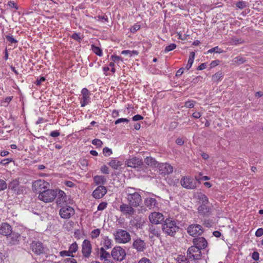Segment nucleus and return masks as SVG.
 Listing matches in <instances>:
<instances>
[{"mask_svg":"<svg viewBox=\"0 0 263 263\" xmlns=\"http://www.w3.org/2000/svg\"><path fill=\"white\" fill-rule=\"evenodd\" d=\"M125 198L128 203L134 207H138L142 203L140 194L136 188L128 187L125 189Z\"/></svg>","mask_w":263,"mask_h":263,"instance_id":"f257e3e1","label":"nucleus"},{"mask_svg":"<svg viewBox=\"0 0 263 263\" xmlns=\"http://www.w3.org/2000/svg\"><path fill=\"white\" fill-rule=\"evenodd\" d=\"M57 196V192L53 190H46L40 193L39 195V199L44 202H50L53 201Z\"/></svg>","mask_w":263,"mask_h":263,"instance_id":"f03ea898","label":"nucleus"},{"mask_svg":"<svg viewBox=\"0 0 263 263\" xmlns=\"http://www.w3.org/2000/svg\"><path fill=\"white\" fill-rule=\"evenodd\" d=\"M49 183L44 180H35L32 183V190L34 192L39 194L46 190L49 186Z\"/></svg>","mask_w":263,"mask_h":263,"instance_id":"7ed1b4c3","label":"nucleus"},{"mask_svg":"<svg viewBox=\"0 0 263 263\" xmlns=\"http://www.w3.org/2000/svg\"><path fill=\"white\" fill-rule=\"evenodd\" d=\"M111 256L115 260L121 261L124 259L126 253L121 247H116L113 248L111 251Z\"/></svg>","mask_w":263,"mask_h":263,"instance_id":"20e7f679","label":"nucleus"},{"mask_svg":"<svg viewBox=\"0 0 263 263\" xmlns=\"http://www.w3.org/2000/svg\"><path fill=\"white\" fill-rule=\"evenodd\" d=\"M200 250V248L195 246L190 247L187 250V257L191 259H199L201 256Z\"/></svg>","mask_w":263,"mask_h":263,"instance_id":"39448f33","label":"nucleus"},{"mask_svg":"<svg viewBox=\"0 0 263 263\" xmlns=\"http://www.w3.org/2000/svg\"><path fill=\"white\" fill-rule=\"evenodd\" d=\"M115 237L116 241L118 243H125L130 240V236L127 231H117Z\"/></svg>","mask_w":263,"mask_h":263,"instance_id":"423d86ee","label":"nucleus"},{"mask_svg":"<svg viewBox=\"0 0 263 263\" xmlns=\"http://www.w3.org/2000/svg\"><path fill=\"white\" fill-rule=\"evenodd\" d=\"M90 92L86 88L82 89L80 98L81 107H84L90 102Z\"/></svg>","mask_w":263,"mask_h":263,"instance_id":"0eeeda50","label":"nucleus"},{"mask_svg":"<svg viewBox=\"0 0 263 263\" xmlns=\"http://www.w3.org/2000/svg\"><path fill=\"white\" fill-rule=\"evenodd\" d=\"M1 234L6 236L7 240L12 244H15L20 237V235L15 231H2Z\"/></svg>","mask_w":263,"mask_h":263,"instance_id":"6e6552de","label":"nucleus"},{"mask_svg":"<svg viewBox=\"0 0 263 263\" xmlns=\"http://www.w3.org/2000/svg\"><path fill=\"white\" fill-rule=\"evenodd\" d=\"M30 248L33 252L36 255H40L45 252L46 248L43 244L37 241H33L30 245Z\"/></svg>","mask_w":263,"mask_h":263,"instance_id":"1a4fd4ad","label":"nucleus"},{"mask_svg":"<svg viewBox=\"0 0 263 263\" xmlns=\"http://www.w3.org/2000/svg\"><path fill=\"white\" fill-rule=\"evenodd\" d=\"M59 214L62 218L68 219L74 214V210L71 206L65 205L61 208Z\"/></svg>","mask_w":263,"mask_h":263,"instance_id":"9d476101","label":"nucleus"},{"mask_svg":"<svg viewBox=\"0 0 263 263\" xmlns=\"http://www.w3.org/2000/svg\"><path fill=\"white\" fill-rule=\"evenodd\" d=\"M180 183L183 187L187 189H194L196 186V183L192 178L189 176L182 177L180 180Z\"/></svg>","mask_w":263,"mask_h":263,"instance_id":"9b49d317","label":"nucleus"},{"mask_svg":"<svg viewBox=\"0 0 263 263\" xmlns=\"http://www.w3.org/2000/svg\"><path fill=\"white\" fill-rule=\"evenodd\" d=\"M157 167L159 173L163 175L171 174L173 171L172 166L167 163H158Z\"/></svg>","mask_w":263,"mask_h":263,"instance_id":"f8f14e48","label":"nucleus"},{"mask_svg":"<svg viewBox=\"0 0 263 263\" xmlns=\"http://www.w3.org/2000/svg\"><path fill=\"white\" fill-rule=\"evenodd\" d=\"M133 206L132 205L125 203H122L120 206V211L123 213L124 215L126 216H132L134 214L135 212V210L134 209Z\"/></svg>","mask_w":263,"mask_h":263,"instance_id":"ddd939ff","label":"nucleus"},{"mask_svg":"<svg viewBox=\"0 0 263 263\" xmlns=\"http://www.w3.org/2000/svg\"><path fill=\"white\" fill-rule=\"evenodd\" d=\"M91 250L92 248L90 242L87 239H85L82 246V253L83 255L85 257H89L91 254Z\"/></svg>","mask_w":263,"mask_h":263,"instance_id":"4468645a","label":"nucleus"},{"mask_svg":"<svg viewBox=\"0 0 263 263\" xmlns=\"http://www.w3.org/2000/svg\"><path fill=\"white\" fill-rule=\"evenodd\" d=\"M163 216L162 214L159 212L152 213L149 216V219L151 223L157 224L163 220Z\"/></svg>","mask_w":263,"mask_h":263,"instance_id":"2eb2a0df","label":"nucleus"},{"mask_svg":"<svg viewBox=\"0 0 263 263\" xmlns=\"http://www.w3.org/2000/svg\"><path fill=\"white\" fill-rule=\"evenodd\" d=\"M107 190L104 186H99L92 193V196L96 199L103 197L106 193Z\"/></svg>","mask_w":263,"mask_h":263,"instance_id":"dca6fc26","label":"nucleus"},{"mask_svg":"<svg viewBox=\"0 0 263 263\" xmlns=\"http://www.w3.org/2000/svg\"><path fill=\"white\" fill-rule=\"evenodd\" d=\"M145 205L149 209H154L158 207V202L155 198L147 197L144 199Z\"/></svg>","mask_w":263,"mask_h":263,"instance_id":"f3484780","label":"nucleus"},{"mask_svg":"<svg viewBox=\"0 0 263 263\" xmlns=\"http://www.w3.org/2000/svg\"><path fill=\"white\" fill-rule=\"evenodd\" d=\"M193 242L195 246L200 248V249L205 248L207 246L206 240L202 237L194 238Z\"/></svg>","mask_w":263,"mask_h":263,"instance_id":"a211bd4d","label":"nucleus"},{"mask_svg":"<svg viewBox=\"0 0 263 263\" xmlns=\"http://www.w3.org/2000/svg\"><path fill=\"white\" fill-rule=\"evenodd\" d=\"M177 228L179 229V227L176 225V223L174 220H173L171 218H166L164 221V223L163 224V229H174Z\"/></svg>","mask_w":263,"mask_h":263,"instance_id":"6ab92c4d","label":"nucleus"},{"mask_svg":"<svg viewBox=\"0 0 263 263\" xmlns=\"http://www.w3.org/2000/svg\"><path fill=\"white\" fill-rule=\"evenodd\" d=\"M142 164V162L139 159L136 158V157H133L131 159H129L127 161V165L128 167L136 168Z\"/></svg>","mask_w":263,"mask_h":263,"instance_id":"aec40b11","label":"nucleus"},{"mask_svg":"<svg viewBox=\"0 0 263 263\" xmlns=\"http://www.w3.org/2000/svg\"><path fill=\"white\" fill-rule=\"evenodd\" d=\"M133 246L137 251L141 252L144 250L145 243L141 239H137L134 242Z\"/></svg>","mask_w":263,"mask_h":263,"instance_id":"412c9836","label":"nucleus"},{"mask_svg":"<svg viewBox=\"0 0 263 263\" xmlns=\"http://www.w3.org/2000/svg\"><path fill=\"white\" fill-rule=\"evenodd\" d=\"M98 255L101 260H104V262L108 260L110 257L109 253L106 251L103 248H101L99 250Z\"/></svg>","mask_w":263,"mask_h":263,"instance_id":"4be33fe9","label":"nucleus"},{"mask_svg":"<svg viewBox=\"0 0 263 263\" xmlns=\"http://www.w3.org/2000/svg\"><path fill=\"white\" fill-rule=\"evenodd\" d=\"M122 164V162L117 158H112L108 162V165L114 170H117Z\"/></svg>","mask_w":263,"mask_h":263,"instance_id":"5701e85b","label":"nucleus"},{"mask_svg":"<svg viewBox=\"0 0 263 263\" xmlns=\"http://www.w3.org/2000/svg\"><path fill=\"white\" fill-rule=\"evenodd\" d=\"M93 181L97 185L104 184L106 181V179L104 176L97 175L93 177Z\"/></svg>","mask_w":263,"mask_h":263,"instance_id":"b1692460","label":"nucleus"},{"mask_svg":"<svg viewBox=\"0 0 263 263\" xmlns=\"http://www.w3.org/2000/svg\"><path fill=\"white\" fill-rule=\"evenodd\" d=\"M130 222L131 224L135 227L136 229H143L142 226L144 223V220L142 219H140L138 220L137 219H134V220H132Z\"/></svg>","mask_w":263,"mask_h":263,"instance_id":"393cba45","label":"nucleus"},{"mask_svg":"<svg viewBox=\"0 0 263 263\" xmlns=\"http://www.w3.org/2000/svg\"><path fill=\"white\" fill-rule=\"evenodd\" d=\"M198 210L199 213L203 215H207L210 212V209L206 205V204L200 205Z\"/></svg>","mask_w":263,"mask_h":263,"instance_id":"a878e982","label":"nucleus"},{"mask_svg":"<svg viewBox=\"0 0 263 263\" xmlns=\"http://www.w3.org/2000/svg\"><path fill=\"white\" fill-rule=\"evenodd\" d=\"M197 198L199 199L202 204H207L208 203V197L203 194L201 193H198L197 194Z\"/></svg>","mask_w":263,"mask_h":263,"instance_id":"bb28decb","label":"nucleus"},{"mask_svg":"<svg viewBox=\"0 0 263 263\" xmlns=\"http://www.w3.org/2000/svg\"><path fill=\"white\" fill-rule=\"evenodd\" d=\"M145 162L146 164L149 166L157 167L158 162H157L155 159L152 157H147L145 159Z\"/></svg>","mask_w":263,"mask_h":263,"instance_id":"cd10ccee","label":"nucleus"},{"mask_svg":"<svg viewBox=\"0 0 263 263\" xmlns=\"http://www.w3.org/2000/svg\"><path fill=\"white\" fill-rule=\"evenodd\" d=\"M194 58H195V53L194 52H191L190 54L189 59L188 60L187 63L185 67V68L187 70H189L190 68L192 67L193 63L194 62Z\"/></svg>","mask_w":263,"mask_h":263,"instance_id":"c85d7f7f","label":"nucleus"},{"mask_svg":"<svg viewBox=\"0 0 263 263\" xmlns=\"http://www.w3.org/2000/svg\"><path fill=\"white\" fill-rule=\"evenodd\" d=\"M92 51L97 55L102 57L103 55L102 50L99 47L93 45H91Z\"/></svg>","mask_w":263,"mask_h":263,"instance_id":"c756f323","label":"nucleus"},{"mask_svg":"<svg viewBox=\"0 0 263 263\" xmlns=\"http://www.w3.org/2000/svg\"><path fill=\"white\" fill-rule=\"evenodd\" d=\"M95 19L103 24L108 22V17L106 15H98L95 17Z\"/></svg>","mask_w":263,"mask_h":263,"instance_id":"7c9ffc66","label":"nucleus"},{"mask_svg":"<svg viewBox=\"0 0 263 263\" xmlns=\"http://www.w3.org/2000/svg\"><path fill=\"white\" fill-rule=\"evenodd\" d=\"M224 51L220 48H219L218 46H216L213 48H212L211 49H209L208 51V53H211L212 52H215L217 53H223Z\"/></svg>","mask_w":263,"mask_h":263,"instance_id":"2f4dec72","label":"nucleus"},{"mask_svg":"<svg viewBox=\"0 0 263 263\" xmlns=\"http://www.w3.org/2000/svg\"><path fill=\"white\" fill-rule=\"evenodd\" d=\"M78 249V245L76 242L72 243L69 247L68 251L71 254L77 251Z\"/></svg>","mask_w":263,"mask_h":263,"instance_id":"473e14b6","label":"nucleus"},{"mask_svg":"<svg viewBox=\"0 0 263 263\" xmlns=\"http://www.w3.org/2000/svg\"><path fill=\"white\" fill-rule=\"evenodd\" d=\"M176 261L178 263H186L187 260L185 256L183 255H178L176 259Z\"/></svg>","mask_w":263,"mask_h":263,"instance_id":"72a5a7b5","label":"nucleus"},{"mask_svg":"<svg viewBox=\"0 0 263 263\" xmlns=\"http://www.w3.org/2000/svg\"><path fill=\"white\" fill-rule=\"evenodd\" d=\"M223 77L222 72H218L212 76V80L214 81H217L220 80Z\"/></svg>","mask_w":263,"mask_h":263,"instance_id":"f704fd0d","label":"nucleus"},{"mask_svg":"<svg viewBox=\"0 0 263 263\" xmlns=\"http://www.w3.org/2000/svg\"><path fill=\"white\" fill-rule=\"evenodd\" d=\"M176 48V45L174 43L171 44L165 48L164 52L165 53L171 51Z\"/></svg>","mask_w":263,"mask_h":263,"instance_id":"c9c22d12","label":"nucleus"},{"mask_svg":"<svg viewBox=\"0 0 263 263\" xmlns=\"http://www.w3.org/2000/svg\"><path fill=\"white\" fill-rule=\"evenodd\" d=\"M201 226L199 224H192L189 226V227L187 228V230H193L194 229H195V230H201Z\"/></svg>","mask_w":263,"mask_h":263,"instance_id":"e433bc0d","label":"nucleus"},{"mask_svg":"<svg viewBox=\"0 0 263 263\" xmlns=\"http://www.w3.org/2000/svg\"><path fill=\"white\" fill-rule=\"evenodd\" d=\"M103 153L105 156L107 157L110 156L112 154V150L110 148L106 147L103 148Z\"/></svg>","mask_w":263,"mask_h":263,"instance_id":"4c0bfd02","label":"nucleus"},{"mask_svg":"<svg viewBox=\"0 0 263 263\" xmlns=\"http://www.w3.org/2000/svg\"><path fill=\"white\" fill-rule=\"evenodd\" d=\"M245 58H243V57H236L234 59V62L237 64H242L243 62H245Z\"/></svg>","mask_w":263,"mask_h":263,"instance_id":"58836bf2","label":"nucleus"},{"mask_svg":"<svg viewBox=\"0 0 263 263\" xmlns=\"http://www.w3.org/2000/svg\"><path fill=\"white\" fill-rule=\"evenodd\" d=\"M11 226L7 223H3L1 225L0 230H10Z\"/></svg>","mask_w":263,"mask_h":263,"instance_id":"ea45409f","label":"nucleus"},{"mask_svg":"<svg viewBox=\"0 0 263 263\" xmlns=\"http://www.w3.org/2000/svg\"><path fill=\"white\" fill-rule=\"evenodd\" d=\"M194 103L195 102L193 100L188 101L185 103L184 106L186 108H192L194 106Z\"/></svg>","mask_w":263,"mask_h":263,"instance_id":"a19ab883","label":"nucleus"},{"mask_svg":"<svg viewBox=\"0 0 263 263\" xmlns=\"http://www.w3.org/2000/svg\"><path fill=\"white\" fill-rule=\"evenodd\" d=\"M107 205V203L106 202H102L100 203L98 206V211H102L104 210Z\"/></svg>","mask_w":263,"mask_h":263,"instance_id":"79ce46f5","label":"nucleus"},{"mask_svg":"<svg viewBox=\"0 0 263 263\" xmlns=\"http://www.w3.org/2000/svg\"><path fill=\"white\" fill-rule=\"evenodd\" d=\"M7 185L6 181L0 179V191H3L7 188Z\"/></svg>","mask_w":263,"mask_h":263,"instance_id":"37998d69","label":"nucleus"},{"mask_svg":"<svg viewBox=\"0 0 263 263\" xmlns=\"http://www.w3.org/2000/svg\"><path fill=\"white\" fill-rule=\"evenodd\" d=\"M241 43V40L238 39L237 38L232 39L230 41V44L234 45H237V44H240Z\"/></svg>","mask_w":263,"mask_h":263,"instance_id":"c03bdc74","label":"nucleus"},{"mask_svg":"<svg viewBox=\"0 0 263 263\" xmlns=\"http://www.w3.org/2000/svg\"><path fill=\"white\" fill-rule=\"evenodd\" d=\"M92 143L98 147H101L103 144L102 141L98 139L93 140Z\"/></svg>","mask_w":263,"mask_h":263,"instance_id":"a18cd8bd","label":"nucleus"},{"mask_svg":"<svg viewBox=\"0 0 263 263\" xmlns=\"http://www.w3.org/2000/svg\"><path fill=\"white\" fill-rule=\"evenodd\" d=\"M7 40L11 44H15L17 43L16 40H15L13 36L7 35L6 36Z\"/></svg>","mask_w":263,"mask_h":263,"instance_id":"49530a36","label":"nucleus"},{"mask_svg":"<svg viewBox=\"0 0 263 263\" xmlns=\"http://www.w3.org/2000/svg\"><path fill=\"white\" fill-rule=\"evenodd\" d=\"M140 28V25L138 24H136L130 28V30L132 32L134 33L138 30Z\"/></svg>","mask_w":263,"mask_h":263,"instance_id":"de8ad7c7","label":"nucleus"},{"mask_svg":"<svg viewBox=\"0 0 263 263\" xmlns=\"http://www.w3.org/2000/svg\"><path fill=\"white\" fill-rule=\"evenodd\" d=\"M100 170H101V172L104 174H109V169H108V167L105 165H102L101 166Z\"/></svg>","mask_w":263,"mask_h":263,"instance_id":"09e8293b","label":"nucleus"},{"mask_svg":"<svg viewBox=\"0 0 263 263\" xmlns=\"http://www.w3.org/2000/svg\"><path fill=\"white\" fill-rule=\"evenodd\" d=\"M60 254L61 256L64 257V256H72L73 257V255H71V253H70L69 251H62L60 252Z\"/></svg>","mask_w":263,"mask_h":263,"instance_id":"8fccbe9b","label":"nucleus"},{"mask_svg":"<svg viewBox=\"0 0 263 263\" xmlns=\"http://www.w3.org/2000/svg\"><path fill=\"white\" fill-rule=\"evenodd\" d=\"M8 5L10 8H13L15 10H17L18 7L14 1H10L8 3Z\"/></svg>","mask_w":263,"mask_h":263,"instance_id":"3c124183","label":"nucleus"},{"mask_svg":"<svg viewBox=\"0 0 263 263\" xmlns=\"http://www.w3.org/2000/svg\"><path fill=\"white\" fill-rule=\"evenodd\" d=\"M71 37L74 40L77 41L78 42H80L81 40V38L80 37V34L77 33H73L71 35Z\"/></svg>","mask_w":263,"mask_h":263,"instance_id":"603ef678","label":"nucleus"},{"mask_svg":"<svg viewBox=\"0 0 263 263\" xmlns=\"http://www.w3.org/2000/svg\"><path fill=\"white\" fill-rule=\"evenodd\" d=\"M62 263H77V261L73 258H68L64 259Z\"/></svg>","mask_w":263,"mask_h":263,"instance_id":"864d4df0","label":"nucleus"},{"mask_svg":"<svg viewBox=\"0 0 263 263\" xmlns=\"http://www.w3.org/2000/svg\"><path fill=\"white\" fill-rule=\"evenodd\" d=\"M129 122V120L126 119V118H120V119H118V120H117L115 122V124H118L119 123H121L122 122H126V123H128Z\"/></svg>","mask_w":263,"mask_h":263,"instance_id":"5fc2aeb1","label":"nucleus"},{"mask_svg":"<svg viewBox=\"0 0 263 263\" xmlns=\"http://www.w3.org/2000/svg\"><path fill=\"white\" fill-rule=\"evenodd\" d=\"M236 6L240 9H243L246 7V5L243 2H238L236 3Z\"/></svg>","mask_w":263,"mask_h":263,"instance_id":"6e6d98bb","label":"nucleus"},{"mask_svg":"<svg viewBox=\"0 0 263 263\" xmlns=\"http://www.w3.org/2000/svg\"><path fill=\"white\" fill-rule=\"evenodd\" d=\"M60 133L58 130H53L50 132V136L52 137H57L60 136Z\"/></svg>","mask_w":263,"mask_h":263,"instance_id":"4d7b16f0","label":"nucleus"},{"mask_svg":"<svg viewBox=\"0 0 263 263\" xmlns=\"http://www.w3.org/2000/svg\"><path fill=\"white\" fill-rule=\"evenodd\" d=\"M143 119V117L140 115H136L133 117V120L134 121H139L142 120Z\"/></svg>","mask_w":263,"mask_h":263,"instance_id":"13d9d810","label":"nucleus"},{"mask_svg":"<svg viewBox=\"0 0 263 263\" xmlns=\"http://www.w3.org/2000/svg\"><path fill=\"white\" fill-rule=\"evenodd\" d=\"M213 224V222L209 221V220H205L204 222V226L207 228H211Z\"/></svg>","mask_w":263,"mask_h":263,"instance_id":"bf43d9fd","label":"nucleus"},{"mask_svg":"<svg viewBox=\"0 0 263 263\" xmlns=\"http://www.w3.org/2000/svg\"><path fill=\"white\" fill-rule=\"evenodd\" d=\"M138 263H152V262L149 259L143 257L139 261Z\"/></svg>","mask_w":263,"mask_h":263,"instance_id":"052dcab7","label":"nucleus"},{"mask_svg":"<svg viewBox=\"0 0 263 263\" xmlns=\"http://www.w3.org/2000/svg\"><path fill=\"white\" fill-rule=\"evenodd\" d=\"M65 185H66L67 186L72 187L74 186L75 184L74 183H73L72 181H65L64 182Z\"/></svg>","mask_w":263,"mask_h":263,"instance_id":"680f3d73","label":"nucleus"},{"mask_svg":"<svg viewBox=\"0 0 263 263\" xmlns=\"http://www.w3.org/2000/svg\"><path fill=\"white\" fill-rule=\"evenodd\" d=\"M100 231H91V236L92 238H97L100 235Z\"/></svg>","mask_w":263,"mask_h":263,"instance_id":"e2e57ef3","label":"nucleus"},{"mask_svg":"<svg viewBox=\"0 0 263 263\" xmlns=\"http://www.w3.org/2000/svg\"><path fill=\"white\" fill-rule=\"evenodd\" d=\"M11 161H12V160L11 159H9V158L5 159L1 161V163L3 165H5L8 164Z\"/></svg>","mask_w":263,"mask_h":263,"instance_id":"0e129e2a","label":"nucleus"},{"mask_svg":"<svg viewBox=\"0 0 263 263\" xmlns=\"http://www.w3.org/2000/svg\"><path fill=\"white\" fill-rule=\"evenodd\" d=\"M111 59L112 60V61H114L115 62H117L121 59V58L119 56L113 55H111Z\"/></svg>","mask_w":263,"mask_h":263,"instance_id":"69168bd1","label":"nucleus"},{"mask_svg":"<svg viewBox=\"0 0 263 263\" xmlns=\"http://www.w3.org/2000/svg\"><path fill=\"white\" fill-rule=\"evenodd\" d=\"M176 143L179 145H182L184 143V140L181 138H178L176 140Z\"/></svg>","mask_w":263,"mask_h":263,"instance_id":"338daca9","label":"nucleus"},{"mask_svg":"<svg viewBox=\"0 0 263 263\" xmlns=\"http://www.w3.org/2000/svg\"><path fill=\"white\" fill-rule=\"evenodd\" d=\"M192 116L194 118L196 119H198L201 117V114H200V112L196 111L194 112Z\"/></svg>","mask_w":263,"mask_h":263,"instance_id":"774afa93","label":"nucleus"}]
</instances>
